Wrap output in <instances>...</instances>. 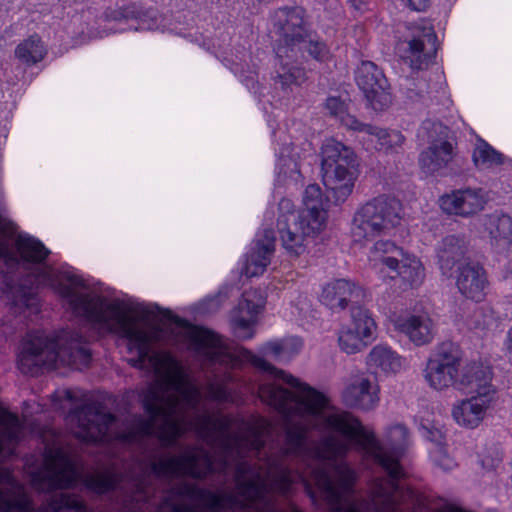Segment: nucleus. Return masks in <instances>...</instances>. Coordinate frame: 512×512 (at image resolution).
Segmentation results:
<instances>
[{
	"instance_id": "nucleus-41",
	"label": "nucleus",
	"mask_w": 512,
	"mask_h": 512,
	"mask_svg": "<svg viewBox=\"0 0 512 512\" xmlns=\"http://www.w3.org/2000/svg\"><path fill=\"white\" fill-rule=\"evenodd\" d=\"M479 464L485 471L495 470L502 461L500 451L496 447L483 449L479 454Z\"/></svg>"
},
{
	"instance_id": "nucleus-7",
	"label": "nucleus",
	"mask_w": 512,
	"mask_h": 512,
	"mask_svg": "<svg viewBox=\"0 0 512 512\" xmlns=\"http://www.w3.org/2000/svg\"><path fill=\"white\" fill-rule=\"evenodd\" d=\"M80 472L74 457L62 447H48L43 465L31 473V483L39 491L48 492L70 488L76 484Z\"/></svg>"
},
{
	"instance_id": "nucleus-1",
	"label": "nucleus",
	"mask_w": 512,
	"mask_h": 512,
	"mask_svg": "<svg viewBox=\"0 0 512 512\" xmlns=\"http://www.w3.org/2000/svg\"><path fill=\"white\" fill-rule=\"evenodd\" d=\"M240 355L290 387L267 382L258 388L261 401L285 417V437L279 448L267 446L271 425L264 418L240 422L232 435L231 420L211 413L197 387V436L215 454L197 447V478L232 472L236 482L230 492L197 487V512H362L365 503L350 499L356 474L345 457L353 445L388 476L373 484V512H416L424 504L399 483L409 445L405 426L390 427L382 445L352 413L326 411L328 399L308 384L249 350Z\"/></svg>"
},
{
	"instance_id": "nucleus-11",
	"label": "nucleus",
	"mask_w": 512,
	"mask_h": 512,
	"mask_svg": "<svg viewBox=\"0 0 512 512\" xmlns=\"http://www.w3.org/2000/svg\"><path fill=\"white\" fill-rule=\"evenodd\" d=\"M277 227L282 248L290 257L295 258L303 255L310 239L317 237L325 228L319 219H303L300 215L294 221L278 220Z\"/></svg>"
},
{
	"instance_id": "nucleus-45",
	"label": "nucleus",
	"mask_w": 512,
	"mask_h": 512,
	"mask_svg": "<svg viewBox=\"0 0 512 512\" xmlns=\"http://www.w3.org/2000/svg\"><path fill=\"white\" fill-rule=\"evenodd\" d=\"M401 2L411 10L424 11L430 3V0H401Z\"/></svg>"
},
{
	"instance_id": "nucleus-27",
	"label": "nucleus",
	"mask_w": 512,
	"mask_h": 512,
	"mask_svg": "<svg viewBox=\"0 0 512 512\" xmlns=\"http://www.w3.org/2000/svg\"><path fill=\"white\" fill-rule=\"evenodd\" d=\"M23 428L24 424L15 414L0 407V456L13 455L23 436Z\"/></svg>"
},
{
	"instance_id": "nucleus-36",
	"label": "nucleus",
	"mask_w": 512,
	"mask_h": 512,
	"mask_svg": "<svg viewBox=\"0 0 512 512\" xmlns=\"http://www.w3.org/2000/svg\"><path fill=\"white\" fill-rule=\"evenodd\" d=\"M500 324V319L490 306L476 308L470 316L469 325L480 332H493Z\"/></svg>"
},
{
	"instance_id": "nucleus-35",
	"label": "nucleus",
	"mask_w": 512,
	"mask_h": 512,
	"mask_svg": "<svg viewBox=\"0 0 512 512\" xmlns=\"http://www.w3.org/2000/svg\"><path fill=\"white\" fill-rule=\"evenodd\" d=\"M346 327L352 331H356L361 337L368 342L373 338L376 331V323L369 311L362 306H354L351 308V322Z\"/></svg>"
},
{
	"instance_id": "nucleus-17",
	"label": "nucleus",
	"mask_w": 512,
	"mask_h": 512,
	"mask_svg": "<svg viewBox=\"0 0 512 512\" xmlns=\"http://www.w3.org/2000/svg\"><path fill=\"white\" fill-rule=\"evenodd\" d=\"M395 329L403 333L416 346L430 343L435 336V324L427 313L398 317Z\"/></svg>"
},
{
	"instance_id": "nucleus-38",
	"label": "nucleus",
	"mask_w": 512,
	"mask_h": 512,
	"mask_svg": "<svg viewBox=\"0 0 512 512\" xmlns=\"http://www.w3.org/2000/svg\"><path fill=\"white\" fill-rule=\"evenodd\" d=\"M302 347L299 339H287L283 341H271L266 343L262 351L266 355H272L276 359H289L292 355L298 353Z\"/></svg>"
},
{
	"instance_id": "nucleus-3",
	"label": "nucleus",
	"mask_w": 512,
	"mask_h": 512,
	"mask_svg": "<svg viewBox=\"0 0 512 512\" xmlns=\"http://www.w3.org/2000/svg\"><path fill=\"white\" fill-rule=\"evenodd\" d=\"M90 351L82 338L74 332L62 331L54 338L44 333L29 334L18 355L19 370L28 375H37L43 368L57 364L80 369L88 365Z\"/></svg>"
},
{
	"instance_id": "nucleus-24",
	"label": "nucleus",
	"mask_w": 512,
	"mask_h": 512,
	"mask_svg": "<svg viewBox=\"0 0 512 512\" xmlns=\"http://www.w3.org/2000/svg\"><path fill=\"white\" fill-rule=\"evenodd\" d=\"M362 295L361 288L346 280L337 279L327 283L320 295L321 302L333 311L344 310L348 303Z\"/></svg>"
},
{
	"instance_id": "nucleus-32",
	"label": "nucleus",
	"mask_w": 512,
	"mask_h": 512,
	"mask_svg": "<svg viewBox=\"0 0 512 512\" xmlns=\"http://www.w3.org/2000/svg\"><path fill=\"white\" fill-rule=\"evenodd\" d=\"M327 199L323 196L321 188L317 184L308 185L303 195L304 208L298 213L303 219H319L322 226H326L327 211L325 205Z\"/></svg>"
},
{
	"instance_id": "nucleus-30",
	"label": "nucleus",
	"mask_w": 512,
	"mask_h": 512,
	"mask_svg": "<svg viewBox=\"0 0 512 512\" xmlns=\"http://www.w3.org/2000/svg\"><path fill=\"white\" fill-rule=\"evenodd\" d=\"M405 284L416 287L422 284L425 278V268L418 257L402 250L397 257V265L391 268Z\"/></svg>"
},
{
	"instance_id": "nucleus-44",
	"label": "nucleus",
	"mask_w": 512,
	"mask_h": 512,
	"mask_svg": "<svg viewBox=\"0 0 512 512\" xmlns=\"http://www.w3.org/2000/svg\"><path fill=\"white\" fill-rule=\"evenodd\" d=\"M279 211L280 215L278 217V220H287V221H294L298 220V214L294 211V204L290 199L283 198L279 202Z\"/></svg>"
},
{
	"instance_id": "nucleus-22",
	"label": "nucleus",
	"mask_w": 512,
	"mask_h": 512,
	"mask_svg": "<svg viewBox=\"0 0 512 512\" xmlns=\"http://www.w3.org/2000/svg\"><path fill=\"white\" fill-rule=\"evenodd\" d=\"M275 248V236L272 230H265L263 237L257 239L247 255L242 272L247 277L262 275L270 264Z\"/></svg>"
},
{
	"instance_id": "nucleus-8",
	"label": "nucleus",
	"mask_w": 512,
	"mask_h": 512,
	"mask_svg": "<svg viewBox=\"0 0 512 512\" xmlns=\"http://www.w3.org/2000/svg\"><path fill=\"white\" fill-rule=\"evenodd\" d=\"M490 368L472 381L470 387L462 390L471 393V397L456 401L451 408L453 420L462 428L475 429L485 419L492 405L495 391L491 384Z\"/></svg>"
},
{
	"instance_id": "nucleus-28",
	"label": "nucleus",
	"mask_w": 512,
	"mask_h": 512,
	"mask_svg": "<svg viewBox=\"0 0 512 512\" xmlns=\"http://www.w3.org/2000/svg\"><path fill=\"white\" fill-rule=\"evenodd\" d=\"M296 55L295 51L288 52V56L278 57L280 59L279 67L276 69L274 84L283 92H291L295 87L301 86L306 81L305 71L289 62Z\"/></svg>"
},
{
	"instance_id": "nucleus-33",
	"label": "nucleus",
	"mask_w": 512,
	"mask_h": 512,
	"mask_svg": "<svg viewBox=\"0 0 512 512\" xmlns=\"http://www.w3.org/2000/svg\"><path fill=\"white\" fill-rule=\"evenodd\" d=\"M505 156L489 143L477 138L472 152V161L479 170L495 169L505 162Z\"/></svg>"
},
{
	"instance_id": "nucleus-37",
	"label": "nucleus",
	"mask_w": 512,
	"mask_h": 512,
	"mask_svg": "<svg viewBox=\"0 0 512 512\" xmlns=\"http://www.w3.org/2000/svg\"><path fill=\"white\" fill-rule=\"evenodd\" d=\"M338 346L340 350L348 355L356 354L364 350L368 341L343 325L338 331Z\"/></svg>"
},
{
	"instance_id": "nucleus-4",
	"label": "nucleus",
	"mask_w": 512,
	"mask_h": 512,
	"mask_svg": "<svg viewBox=\"0 0 512 512\" xmlns=\"http://www.w3.org/2000/svg\"><path fill=\"white\" fill-rule=\"evenodd\" d=\"M489 367L471 362L462 365V353L458 345L452 342L441 343L431 356L423 370L427 385L435 391H444L450 387L463 389L470 387L472 381Z\"/></svg>"
},
{
	"instance_id": "nucleus-19",
	"label": "nucleus",
	"mask_w": 512,
	"mask_h": 512,
	"mask_svg": "<svg viewBox=\"0 0 512 512\" xmlns=\"http://www.w3.org/2000/svg\"><path fill=\"white\" fill-rule=\"evenodd\" d=\"M466 251L467 243L464 237L446 236L437 249L438 265L442 274L452 277L459 271V266L469 264L465 259Z\"/></svg>"
},
{
	"instance_id": "nucleus-5",
	"label": "nucleus",
	"mask_w": 512,
	"mask_h": 512,
	"mask_svg": "<svg viewBox=\"0 0 512 512\" xmlns=\"http://www.w3.org/2000/svg\"><path fill=\"white\" fill-rule=\"evenodd\" d=\"M402 204L395 197L376 196L354 213L351 236L354 242L372 241L379 236L390 235L401 223Z\"/></svg>"
},
{
	"instance_id": "nucleus-20",
	"label": "nucleus",
	"mask_w": 512,
	"mask_h": 512,
	"mask_svg": "<svg viewBox=\"0 0 512 512\" xmlns=\"http://www.w3.org/2000/svg\"><path fill=\"white\" fill-rule=\"evenodd\" d=\"M456 273V286L464 297L474 301L484 299L488 288V279L483 267L469 263L459 266V271Z\"/></svg>"
},
{
	"instance_id": "nucleus-13",
	"label": "nucleus",
	"mask_w": 512,
	"mask_h": 512,
	"mask_svg": "<svg viewBox=\"0 0 512 512\" xmlns=\"http://www.w3.org/2000/svg\"><path fill=\"white\" fill-rule=\"evenodd\" d=\"M264 306L265 298L260 290L251 289L243 293L242 299L231 316L233 332L237 338L248 340L254 336L257 316Z\"/></svg>"
},
{
	"instance_id": "nucleus-14",
	"label": "nucleus",
	"mask_w": 512,
	"mask_h": 512,
	"mask_svg": "<svg viewBox=\"0 0 512 512\" xmlns=\"http://www.w3.org/2000/svg\"><path fill=\"white\" fill-rule=\"evenodd\" d=\"M355 79L374 110H382L390 104L387 79L373 62L363 61L356 70Z\"/></svg>"
},
{
	"instance_id": "nucleus-9",
	"label": "nucleus",
	"mask_w": 512,
	"mask_h": 512,
	"mask_svg": "<svg viewBox=\"0 0 512 512\" xmlns=\"http://www.w3.org/2000/svg\"><path fill=\"white\" fill-rule=\"evenodd\" d=\"M176 342L193 352L198 358L235 367L238 357L215 333L201 327L183 324L177 327Z\"/></svg>"
},
{
	"instance_id": "nucleus-25",
	"label": "nucleus",
	"mask_w": 512,
	"mask_h": 512,
	"mask_svg": "<svg viewBox=\"0 0 512 512\" xmlns=\"http://www.w3.org/2000/svg\"><path fill=\"white\" fill-rule=\"evenodd\" d=\"M348 125L356 128V132L364 133L367 140L375 145L379 151L397 152L405 142V137L397 130H387L377 126L354 121L349 118Z\"/></svg>"
},
{
	"instance_id": "nucleus-16",
	"label": "nucleus",
	"mask_w": 512,
	"mask_h": 512,
	"mask_svg": "<svg viewBox=\"0 0 512 512\" xmlns=\"http://www.w3.org/2000/svg\"><path fill=\"white\" fill-rule=\"evenodd\" d=\"M486 197L481 189H462L441 197V207L448 214L462 217L474 215L484 209Z\"/></svg>"
},
{
	"instance_id": "nucleus-2",
	"label": "nucleus",
	"mask_w": 512,
	"mask_h": 512,
	"mask_svg": "<svg viewBox=\"0 0 512 512\" xmlns=\"http://www.w3.org/2000/svg\"><path fill=\"white\" fill-rule=\"evenodd\" d=\"M15 245L21 260L31 266L37 286L53 288L74 316L86 319L102 332L126 338L129 350L137 353L129 363L154 373V380L141 395L148 419L134 417L124 430H117L112 414L104 413L99 405L88 404L68 416L70 424L75 425V436L84 442L115 439L129 443L155 435L163 444L168 432L177 430L175 418L182 402L191 404L197 399V386L186 368L169 353H151L153 334L142 321L138 306L109 299L74 272L47 265L44 260L49 250L34 237L20 234Z\"/></svg>"
},
{
	"instance_id": "nucleus-29",
	"label": "nucleus",
	"mask_w": 512,
	"mask_h": 512,
	"mask_svg": "<svg viewBox=\"0 0 512 512\" xmlns=\"http://www.w3.org/2000/svg\"><path fill=\"white\" fill-rule=\"evenodd\" d=\"M402 248L389 240L376 241L370 248L368 260L371 267L380 273L389 271L396 267L397 257L402 252Z\"/></svg>"
},
{
	"instance_id": "nucleus-46",
	"label": "nucleus",
	"mask_w": 512,
	"mask_h": 512,
	"mask_svg": "<svg viewBox=\"0 0 512 512\" xmlns=\"http://www.w3.org/2000/svg\"><path fill=\"white\" fill-rule=\"evenodd\" d=\"M505 345H506V349L509 354V357L512 358V327L508 331Z\"/></svg>"
},
{
	"instance_id": "nucleus-26",
	"label": "nucleus",
	"mask_w": 512,
	"mask_h": 512,
	"mask_svg": "<svg viewBox=\"0 0 512 512\" xmlns=\"http://www.w3.org/2000/svg\"><path fill=\"white\" fill-rule=\"evenodd\" d=\"M366 365L374 374L386 376L399 373L404 367V359L387 345L374 346L366 357Z\"/></svg>"
},
{
	"instance_id": "nucleus-31",
	"label": "nucleus",
	"mask_w": 512,
	"mask_h": 512,
	"mask_svg": "<svg viewBox=\"0 0 512 512\" xmlns=\"http://www.w3.org/2000/svg\"><path fill=\"white\" fill-rule=\"evenodd\" d=\"M107 18L117 22L138 20V25L134 27L135 30H153L158 27L159 22V16L156 11L148 10L143 12L134 4L109 12Z\"/></svg>"
},
{
	"instance_id": "nucleus-18",
	"label": "nucleus",
	"mask_w": 512,
	"mask_h": 512,
	"mask_svg": "<svg viewBox=\"0 0 512 512\" xmlns=\"http://www.w3.org/2000/svg\"><path fill=\"white\" fill-rule=\"evenodd\" d=\"M0 512H41L30 509V501L23 487L10 471L0 467Z\"/></svg>"
},
{
	"instance_id": "nucleus-34",
	"label": "nucleus",
	"mask_w": 512,
	"mask_h": 512,
	"mask_svg": "<svg viewBox=\"0 0 512 512\" xmlns=\"http://www.w3.org/2000/svg\"><path fill=\"white\" fill-rule=\"evenodd\" d=\"M15 57L26 65H34L43 60L46 48L37 35H32L23 40L15 48Z\"/></svg>"
},
{
	"instance_id": "nucleus-12",
	"label": "nucleus",
	"mask_w": 512,
	"mask_h": 512,
	"mask_svg": "<svg viewBox=\"0 0 512 512\" xmlns=\"http://www.w3.org/2000/svg\"><path fill=\"white\" fill-rule=\"evenodd\" d=\"M275 28L279 36L275 49L277 57L288 56V52L295 51L296 45L306 44L308 34L304 28L301 8L279 9L275 13Z\"/></svg>"
},
{
	"instance_id": "nucleus-42",
	"label": "nucleus",
	"mask_w": 512,
	"mask_h": 512,
	"mask_svg": "<svg viewBox=\"0 0 512 512\" xmlns=\"http://www.w3.org/2000/svg\"><path fill=\"white\" fill-rule=\"evenodd\" d=\"M206 398L215 402H226L231 399V394L223 383L211 381L206 386Z\"/></svg>"
},
{
	"instance_id": "nucleus-10",
	"label": "nucleus",
	"mask_w": 512,
	"mask_h": 512,
	"mask_svg": "<svg viewBox=\"0 0 512 512\" xmlns=\"http://www.w3.org/2000/svg\"><path fill=\"white\" fill-rule=\"evenodd\" d=\"M449 128L440 122L426 120L418 130V138L428 146L421 151L418 163L426 174H435L454 159L455 146L449 140Z\"/></svg>"
},
{
	"instance_id": "nucleus-39",
	"label": "nucleus",
	"mask_w": 512,
	"mask_h": 512,
	"mask_svg": "<svg viewBox=\"0 0 512 512\" xmlns=\"http://www.w3.org/2000/svg\"><path fill=\"white\" fill-rule=\"evenodd\" d=\"M325 108L328 111L329 115L338 119L343 126L347 129L355 131L356 128L348 125L349 118L354 121H359L355 116L347 113L346 104L339 97H328L325 103Z\"/></svg>"
},
{
	"instance_id": "nucleus-15",
	"label": "nucleus",
	"mask_w": 512,
	"mask_h": 512,
	"mask_svg": "<svg viewBox=\"0 0 512 512\" xmlns=\"http://www.w3.org/2000/svg\"><path fill=\"white\" fill-rule=\"evenodd\" d=\"M436 51V34L431 26L424 25L407 42L403 58L412 69H424L434 58Z\"/></svg>"
},
{
	"instance_id": "nucleus-48",
	"label": "nucleus",
	"mask_w": 512,
	"mask_h": 512,
	"mask_svg": "<svg viewBox=\"0 0 512 512\" xmlns=\"http://www.w3.org/2000/svg\"><path fill=\"white\" fill-rule=\"evenodd\" d=\"M505 267L509 275L512 277V260L508 261Z\"/></svg>"
},
{
	"instance_id": "nucleus-47",
	"label": "nucleus",
	"mask_w": 512,
	"mask_h": 512,
	"mask_svg": "<svg viewBox=\"0 0 512 512\" xmlns=\"http://www.w3.org/2000/svg\"><path fill=\"white\" fill-rule=\"evenodd\" d=\"M64 397L67 399V400H72L73 399V392L71 390H65L64 392Z\"/></svg>"
},
{
	"instance_id": "nucleus-6",
	"label": "nucleus",
	"mask_w": 512,
	"mask_h": 512,
	"mask_svg": "<svg viewBox=\"0 0 512 512\" xmlns=\"http://www.w3.org/2000/svg\"><path fill=\"white\" fill-rule=\"evenodd\" d=\"M323 183L336 203H343L352 194L358 178L357 156L352 148L328 139L322 146Z\"/></svg>"
},
{
	"instance_id": "nucleus-23",
	"label": "nucleus",
	"mask_w": 512,
	"mask_h": 512,
	"mask_svg": "<svg viewBox=\"0 0 512 512\" xmlns=\"http://www.w3.org/2000/svg\"><path fill=\"white\" fill-rule=\"evenodd\" d=\"M489 243L497 251H507L512 246V217L505 213H492L482 219Z\"/></svg>"
},
{
	"instance_id": "nucleus-21",
	"label": "nucleus",
	"mask_w": 512,
	"mask_h": 512,
	"mask_svg": "<svg viewBox=\"0 0 512 512\" xmlns=\"http://www.w3.org/2000/svg\"><path fill=\"white\" fill-rule=\"evenodd\" d=\"M379 387L365 375H356L343 392L344 401L352 407L370 410L379 402Z\"/></svg>"
},
{
	"instance_id": "nucleus-43",
	"label": "nucleus",
	"mask_w": 512,
	"mask_h": 512,
	"mask_svg": "<svg viewBox=\"0 0 512 512\" xmlns=\"http://www.w3.org/2000/svg\"><path fill=\"white\" fill-rule=\"evenodd\" d=\"M306 50L316 60H324L328 55V49L323 42L306 38V44L296 45L295 50Z\"/></svg>"
},
{
	"instance_id": "nucleus-40",
	"label": "nucleus",
	"mask_w": 512,
	"mask_h": 512,
	"mask_svg": "<svg viewBox=\"0 0 512 512\" xmlns=\"http://www.w3.org/2000/svg\"><path fill=\"white\" fill-rule=\"evenodd\" d=\"M430 458L443 471H451L457 466L454 458L449 455L446 447L440 442L435 443L430 449Z\"/></svg>"
}]
</instances>
